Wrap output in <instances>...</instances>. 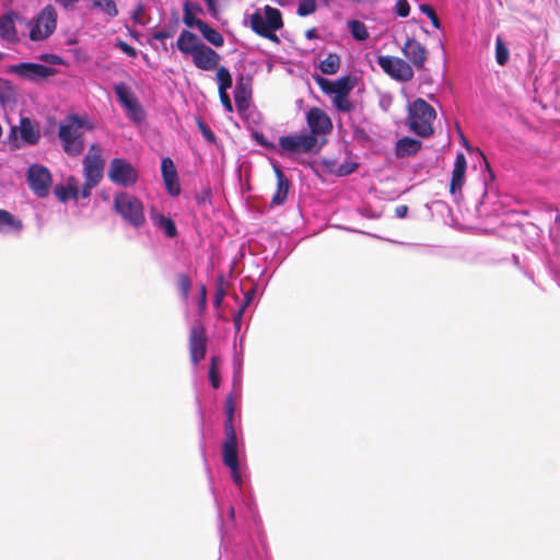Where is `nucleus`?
Segmentation results:
<instances>
[{"instance_id":"1","label":"nucleus","mask_w":560,"mask_h":560,"mask_svg":"<svg viewBox=\"0 0 560 560\" xmlns=\"http://www.w3.org/2000/svg\"><path fill=\"white\" fill-rule=\"evenodd\" d=\"M94 126L84 117L68 115L59 125L58 137L63 151L71 156H78L84 151V131H91Z\"/></svg>"},{"instance_id":"2","label":"nucleus","mask_w":560,"mask_h":560,"mask_svg":"<svg viewBox=\"0 0 560 560\" xmlns=\"http://www.w3.org/2000/svg\"><path fill=\"white\" fill-rule=\"evenodd\" d=\"M436 110L425 100L418 97L407 107L406 125L409 130L420 138H430L434 135L433 122Z\"/></svg>"},{"instance_id":"3","label":"nucleus","mask_w":560,"mask_h":560,"mask_svg":"<svg viewBox=\"0 0 560 560\" xmlns=\"http://www.w3.org/2000/svg\"><path fill=\"white\" fill-rule=\"evenodd\" d=\"M264 12L265 15L257 10L249 16L250 27L257 35L278 42L275 32L283 26L282 14L279 9L270 5H266Z\"/></svg>"},{"instance_id":"4","label":"nucleus","mask_w":560,"mask_h":560,"mask_svg":"<svg viewBox=\"0 0 560 560\" xmlns=\"http://www.w3.org/2000/svg\"><path fill=\"white\" fill-rule=\"evenodd\" d=\"M114 209L135 228L142 226L145 223L142 202L130 194H117L114 198Z\"/></svg>"},{"instance_id":"5","label":"nucleus","mask_w":560,"mask_h":560,"mask_svg":"<svg viewBox=\"0 0 560 560\" xmlns=\"http://www.w3.org/2000/svg\"><path fill=\"white\" fill-rule=\"evenodd\" d=\"M324 144V141L319 142L317 137L308 133L289 135L279 138L280 149L287 153H317Z\"/></svg>"},{"instance_id":"6","label":"nucleus","mask_w":560,"mask_h":560,"mask_svg":"<svg viewBox=\"0 0 560 560\" xmlns=\"http://www.w3.org/2000/svg\"><path fill=\"white\" fill-rule=\"evenodd\" d=\"M57 27V12L51 4H47L38 13L30 31V38L39 42L48 38Z\"/></svg>"},{"instance_id":"7","label":"nucleus","mask_w":560,"mask_h":560,"mask_svg":"<svg viewBox=\"0 0 560 560\" xmlns=\"http://www.w3.org/2000/svg\"><path fill=\"white\" fill-rule=\"evenodd\" d=\"M376 62L386 74L396 81L408 82L413 78L411 65L399 57L378 56Z\"/></svg>"},{"instance_id":"8","label":"nucleus","mask_w":560,"mask_h":560,"mask_svg":"<svg viewBox=\"0 0 560 560\" xmlns=\"http://www.w3.org/2000/svg\"><path fill=\"white\" fill-rule=\"evenodd\" d=\"M107 176L109 180L122 187H131L138 180V172L125 159L116 158L110 161Z\"/></svg>"},{"instance_id":"9","label":"nucleus","mask_w":560,"mask_h":560,"mask_svg":"<svg viewBox=\"0 0 560 560\" xmlns=\"http://www.w3.org/2000/svg\"><path fill=\"white\" fill-rule=\"evenodd\" d=\"M27 184L31 190L39 198L49 195L51 186V174L49 170L43 165L34 164L27 170Z\"/></svg>"},{"instance_id":"10","label":"nucleus","mask_w":560,"mask_h":560,"mask_svg":"<svg viewBox=\"0 0 560 560\" xmlns=\"http://www.w3.org/2000/svg\"><path fill=\"white\" fill-rule=\"evenodd\" d=\"M83 170L86 180L98 184L103 178L104 160L98 144H92L83 159Z\"/></svg>"},{"instance_id":"11","label":"nucleus","mask_w":560,"mask_h":560,"mask_svg":"<svg viewBox=\"0 0 560 560\" xmlns=\"http://www.w3.org/2000/svg\"><path fill=\"white\" fill-rule=\"evenodd\" d=\"M9 73L18 74L30 81H37L38 79H46L56 74V69L33 62H21L12 65L8 68Z\"/></svg>"},{"instance_id":"12","label":"nucleus","mask_w":560,"mask_h":560,"mask_svg":"<svg viewBox=\"0 0 560 560\" xmlns=\"http://www.w3.org/2000/svg\"><path fill=\"white\" fill-rule=\"evenodd\" d=\"M207 352V334L201 324H195L189 331V353L194 364L205 359Z\"/></svg>"},{"instance_id":"13","label":"nucleus","mask_w":560,"mask_h":560,"mask_svg":"<svg viewBox=\"0 0 560 560\" xmlns=\"http://www.w3.org/2000/svg\"><path fill=\"white\" fill-rule=\"evenodd\" d=\"M401 52L407 58L408 62L417 70L424 69L428 59V50L423 44L415 38L408 37L401 47Z\"/></svg>"},{"instance_id":"14","label":"nucleus","mask_w":560,"mask_h":560,"mask_svg":"<svg viewBox=\"0 0 560 560\" xmlns=\"http://www.w3.org/2000/svg\"><path fill=\"white\" fill-rule=\"evenodd\" d=\"M306 124L310 133L314 137L326 135L331 131L332 122L329 116L319 107H312L306 114Z\"/></svg>"},{"instance_id":"15","label":"nucleus","mask_w":560,"mask_h":560,"mask_svg":"<svg viewBox=\"0 0 560 560\" xmlns=\"http://www.w3.org/2000/svg\"><path fill=\"white\" fill-rule=\"evenodd\" d=\"M191 57L194 65L205 71L215 69L220 61V55L205 44H200L191 54Z\"/></svg>"},{"instance_id":"16","label":"nucleus","mask_w":560,"mask_h":560,"mask_svg":"<svg viewBox=\"0 0 560 560\" xmlns=\"http://www.w3.org/2000/svg\"><path fill=\"white\" fill-rule=\"evenodd\" d=\"M161 173L167 192L171 196H178L180 194V185L178 182L177 172L174 162L171 158H164L161 162Z\"/></svg>"},{"instance_id":"17","label":"nucleus","mask_w":560,"mask_h":560,"mask_svg":"<svg viewBox=\"0 0 560 560\" xmlns=\"http://www.w3.org/2000/svg\"><path fill=\"white\" fill-rule=\"evenodd\" d=\"M225 439L222 445V460L229 468L238 465L237 439L235 430L224 431Z\"/></svg>"},{"instance_id":"18","label":"nucleus","mask_w":560,"mask_h":560,"mask_svg":"<svg viewBox=\"0 0 560 560\" xmlns=\"http://www.w3.org/2000/svg\"><path fill=\"white\" fill-rule=\"evenodd\" d=\"M467 168V162L464 153L459 152L456 155L454 168L452 172V178L450 183V192L456 195L462 191L465 183V174Z\"/></svg>"},{"instance_id":"19","label":"nucleus","mask_w":560,"mask_h":560,"mask_svg":"<svg viewBox=\"0 0 560 560\" xmlns=\"http://www.w3.org/2000/svg\"><path fill=\"white\" fill-rule=\"evenodd\" d=\"M19 19V14L14 11H10L3 15H0V38L8 43L19 42L18 30L15 21Z\"/></svg>"},{"instance_id":"20","label":"nucleus","mask_w":560,"mask_h":560,"mask_svg":"<svg viewBox=\"0 0 560 560\" xmlns=\"http://www.w3.org/2000/svg\"><path fill=\"white\" fill-rule=\"evenodd\" d=\"M422 148V142L418 139L404 137L395 144V156L404 159L416 155Z\"/></svg>"},{"instance_id":"21","label":"nucleus","mask_w":560,"mask_h":560,"mask_svg":"<svg viewBox=\"0 0 560 560\" xmlns=\"http://www.w3.org/2000/svg\"><path fill=\"white\" fill-rule=\"evenodd\" d=\"M275 173L277 177V190L272 196L271 205L279 206L287 200L290 182L279 167H275Z\"/></svg>"},{"instance_id":"22","label":"nucleus","mask_w":560,"mask_h":560,"mask_svg":"<svg viewBox=\"0 0 560 560\" xmlns=\"http://www.w3.org/2000/svg\"><path fill=\"white\" fill-rule=\"evenodd\" d=\"M200 44L202 43L199 40L198 36L186 30L182 31L176 40L177 49L185 55H191Z\"/></svg>"},{"instance_id":"23","label":"nucleus","mask_w":560,"mask_h":560,"mask_svg":"<svg viewBox=\"0 0 560 560\" xmlns=\"http://www.w3.org/2000/svg\"><path fill=\"white\" fill-rule=\"evenodd\" d=\"M23 141L27 144L34 145L39 141L40 132L38 128H35L32 120L27 117L21 118L19 127Z\"/></svg>"},{"instance_id":"24","label":"nucleus","mask_w":560,"mask_h":560,"mask_svg":"<svg viewBox=\"0 0 560 560\" xmlns=\"http://www.w3.org/2000/svg\"><path fill=\"white\" fill-rule=\"evenodd\" d=\"M234 100L238 110H245L249 106L250 88L244 83L243 78L240 79L235 85Z\"/></svg>"},{"instance_id":"25","label":"nucleus","mask_w":560,"mask_h":560,"mask_svg":"<svg viewBox=\"0 0 560 560\" xmlns=\"http://www.w3.org/2000/svg\"><path fill=\"white\" fill-rule=\"evenodd\" d=\"M22 229L23 223L20 219L8 210L0 209V232H20Z\"/></svg>"},{"instance_id":"26","label":"nucleus","mask_w":560,"mask_h":560,"mask_svg":"<svg viewBox=\"0 0 560 560\" xmlns=\"http://www.w3.org/2000/svg\"><path fill=\"white\" fill-rule=\"evenodd\" d=\"M54 192H55L56 197L62 202L67 201L70 197L78 199L79 198V188L77 186V179L73 177H70L68 179L67 186H62V185L56 186L54 189Z\"/></svg>"},{"instance_id":"27","label":"nucleus","mask_w":560,"mask_h":560,"mask_svg":"<svg viewBox=\"0 0 560 560\" xmlns=\"http://www.w3.org/2000/svg\"><path fill=\"white\" fill-rule=\"evenodd\" d=\"M201 33L202 37L210 43L211 45L215 47H221L224 44V37L223 35L217 31L215 28L211 27L208 23L203 21V23L198 28Z\"/></svg>"},{"instance_id":"28","label":"nucleus","mask_w":560,"mask_h":560,"mask_svg":"<svg viewBox=\"0 0 560 560\" xmlns=\"http://www.w3.org/2000/svg\"><path fill=\"white\" fill-rule=\"evenodd\" d=\"M16 89L8 79L0 78V104L5 105L16 101Z\"/></svg>"},{"instance_id":"29","label":"nucleus","mask_w":560,"mask_h":560,"mask_svg":"<svg viewBox=\"0 0 560 560\" xmlns=\"http://www.w3.org/2000/svg\"><path fill=\"white\" fill-rule=\"evenodd\" d=\"M192 9L196 12H202V9H201V7L199 4H196V5L191 7L190 3L187 1L184 4L183 22L185 23V25L187 27L199 28L200 25L203 23V21L195 16V14L192 12Z\"/></svg>"},{"instance_id":"30","label":"nucleus","mask_w":560,"mask_h":560,"mask_svg":"<svg viewBox=\"0 0 560 560\" xmlns=\"http://www.w3.org/2000/svg\"><path fill=\"white\" fill-rule=\"evenodd\" d=\"M114 90L119 102L124 105L126 109L128 107H131L132 104L138 101L136 96L132 94V92L129 90V88L122 82L115 84Z\"/></svg>"},{"instance_id":"31","label":"nucleus","mask_w":560,"mask_h":560,"mask_svg":"<svg viewBox=\"0 0 560 560\" xmlns=\"http://www.w3.org/2000/svg\"><path fill=\"white\" fill-rule=\"evenodd\" d=\"M355 85V80L349 75L341 77L334 82L332 94L335 96L349 95Z\"/></svg>"},{"instance_id":"32","label":"nucleus","mask_w":560,"mask_h":560,"mask_svg":"<svg viewBox=\"0 0 560 560\" xmlns=\"http://www.w3.org/2000/svg\"><path fill=\"white\" fill-rule=\"evenodd\" d=\"M340 68V58L337 54L330 52L328 56L322 60L319 65V69L324 74H335L338 72Z\"/></svg>"},{"instance_id":"33","label":"nucleus","mask_w":560,"mask_h":560,"mask_svg":"<svg viewBox=\"0 0 560 560\" xmlns=\"http://www.w3.org/2000/svg\"><path fill=\"white\" fill-rule=\"evenodd\" d=\"M154 223L164 231L165 235L170 238H173L177 235V229L174 221L170 217H164L163 214H156L154 218Z\"/></svg>"},{"instance_id":"34","label":"nucleus","mask_w":560,"mask_h":560,"mask_svg":"<svg viewBox=\"0 0 560 560\" xmlns=\"http://www.w3.org/2000/svg\"><path fill=\"white\" fill-rule=\"evenodd\" d=\"M348 27L351 32V35L357 40L363 42L369 38V32L364 23L358 20H351L348 22Z\"/></svg>"},{"instance_id":"35","label":"nucleus","mask_w":560,"mask_h":560,"mask_svg":"<svg viewBox=\"0 0 560 560\" xmlns=\"http://www.w3.org/2000/svg\"><path fill=\"white\" fill-rule=\"evenodd\" d=\"M219 92H226L232 86V75L228 68L221 66L217 69Z\"/></svg>"},{"instance_id":"36","label":"nucleus","mask_w":560,"mask_h":560,"mask_svg":"<svg viewBox=\"0 0 560 560\" xmlns=\"http://www.w3.org/2000/svg\"><path fill=\"white\" fill-rule=\"evenodd\" d=\"M228 282L223 275H219L217 278L215 295L213 299V305L220 307L224 296L226 295Z\"/></svg>"},{"instance_id":"37","label":"nucleus","mask_w":560,"mask_h":560,"mask_svg":"<svg viewBox=\"0 0 560 560\" xmlns=\"http://www.w3.org/2000/svg\"><path fill=\"white\" fill-rule=\"evenodd\" d=\"M234 410H235L234 398L232 395H228V397L225 398L226 419L224 422V431L235 430L234 424H233Z\"/></svg>"},{"instance_id":"38","label":"nucleus","mask_w":560,"mask_h":560,"mask_svg":"<svg viewBox=\"0 0 560 560\" xmlns=\"http://www.w3.org/2000/svg\"><path fill=\"white\" fill-rule=\"evenodd\" d=\"M220 362L221 361L218 357H212L210 368H209V380L211 382L212 387L215 389L219 388L220 384H221L220 375H219Z\"/></svg>"},{"instance_id":"39","label":"nucleus","mask_w":560,"mask_h":560,"mask_svg":"<svg viewBox=\"0 0 560 560\" xmlns=\"http://www.w3.org/2000/svg\"><path fill=\"white\" fill-rule=\"evenodd\" d=\"M177 287H178V290H179L183 299L186 301L188 299L189 291L191 289V279L185 273H178L177 275Z\"/></svg>"},{"instance_id":"40","label":"nucleus","mask_w":560,"mask_h":560,"mask_svg":"<svg viewBox=\"0 0 560 560\" xmlns=\"http://www.w3.org/2000/svg\"><path fill=\"white\" fill-rule=\"evenodd\" d=\"M495 60L500 66H504L509 60V50L500 38L495 42Z\"/></svg>"},{"instance_id":"41","label":"nucleus","mask_w":560,"mask_h":560,"mask_svg":"<svg viewBox=\"0 0 560 560\" xmlns=\"http://www.w3.org/2000/svg\"><path fill=\"white\" fill-rule=\"evenodd\" d=\"M94 5L101 8L103 12L112 18L118 14L117 5L114 0H94Z\"/></svg>"},{"instance_id":"42","label":"nucleus","mask_w":560,"mask_h":560,"mask_svg":"<svg viewBox=\"0 0 560 560\" xmlns=\"http://www.w3.org/2000/svg\"><path fill=\"white\" fill-rule=\"evenodd\" d=\"M126 110L128 117L135 122H142L145 117L144 110L138 101L135 102L132 106L128 107Z\"/></svg>"},{"instance_id":"43","label":"nucleus","mask_w":560,"mask_h":560,"mask_svg":"<svg viewBox=\"0 0 560 560\" xmlns=\"http://www.w3.org/2000/svg\"><path fill=\"white\" fill-rule=\"evenodd\" d=\"M332 103L342 113H350L353 109V104L349 101L348 95L334 96Z\"/></svg>"},{"instance_id":"44","label":"nucleus","mask_w":560,"mask_h":560,"mask_svg":"<svg viewBox=\"0 0 560 560\" xmlns=\"http://www.w3.org/2000/svg\"><path fill=\"white\" fill-rule=\"evenodd\" d=\"M316 10V0H302L298 7V14L306 16L314 13Z\"/></svg>"},{"instance_id":"45","label":"nucleus","mask_w":560,"mask_h":560,"mask_svg":"<svg viewBox=\"0 0 560 560\" xmlns=\"http://www.w3.org/2000/svg\"><path fill=\"white\" fill-rule=\"evenodd\" d=\"M420 11L422 13H424L430 19L432 25L435 28H440L441 27V22L439 20V16H438L436 12L434 11V9L431 5H429V4H421L420 5Z\"/></svg>"},{"instance_id":"46","label":"nucleus","mask_w":560,"mask_h":560,"mask_svg":"<svg viewBox=\"0 0 560 560\" xmlns=\"http://www.w3.org/2000/svg\"><path fill=\"white\" fill-rule=\"evenodd\" d=\"M197 126L207 141L211 143L215 142V135L205 121L198 119Z\"/></svg>"},{"instance_id":"47","label":"nucleus","mask_w":560,"mask_h":560,"mask_svg":"<svg viewBox=\"0 0 560 560\" xmlns=\"http://www.w3.org/2000/svg\"><path fill=\"white\" fill-rule=\"evenodd\" d=\"M395 12L398 16H408L410 12V5L407 0H398L395 5Z\"/></svg>"},{"instance_id":"48","label":"nucleus","mask_w":560,"mask_h":560,"mask_svg":"<svg viewBox=\"0 0 560 560\" xmlns=\"http://www.w3.org/2000/svg\"><path fill=\"white\" fill-rule=\"evenodd\" d=\"M315 82L317 85L322 89V91L326 94H332L334 91V82L323 78V77H316Z\"/></svg>"},{"instance_id":"49","label":"nucleus","mask_w":560,"mask_h":560,"mask_svg":"<svg viewBox=\"0 0 560 560\" xmlns=\"http://www.w3.org/2000/svg\"><path fill=\"white\" fill-rule=\"evenodd\" d=\"M358 167V164L357 163H352V162H349V163H342L339 165L338 170H337V175L338 176H347L351 173H353Z\"/></svg>"},{"instance_id":"50","label":"nucleus","mask_w":560,"mask_h":560,"mask_svg":"<svg viewBox=\"0 0 560 560\" xmlns=\"http://www.w3.org/2000/svg\"><path fill=\"white\" fill-rule=\"evenodd\" d=\"M175 34V30L173 27L163 28L161 31L154 32L152 35V38L158 40H163L166 38L173 37Z\"/></svg>"},{"instance_id":"51","label":"nucleus","mask_w":560,"mask_h":560,"mask_svg":"<svg viewBox=\"0 0 560 560\" xmlns=\"http://www.w3.org/2000/svg\"><path fill=\"white\" fill-rule=\"evenodd\" d=\"M143 15H144V5L142 3H138L135 11L132 12L131 18L135 23L143 25V24H145V22L142 19Z\"/></svg>"},{"instance_id":"52","label":"nucleus","mask_w":560,"mask_h":560,"mask_svg":"<svg viewBox=\"0 0 560 560\" xmlns=\"http://www.w3.org/2000/svg\"><path fill=\"white\" fill-rule=\"evenodd\" d=\"M116 46L122 51L125 52L126 55H128L129 57L131 58H136L137 57V50L130 46L128 43L124 42V40H118Z\"/></svg>"},{"instance_id":"53","label":"nucleus","mask_w":560,"mask_h":560,"mask_svg":"<svg viewBox=\"0 0 560 560\" xmlns=\"http://www.w3.org/2000/svg\"><path fill=\"white\" fill-rule=\"evenodd\" d=\"M40 60L51 63V65H62L63 60L58 55L54 54H44L39 57Z\"/></svg>"},{"instance_id":"54","label":"nucleus","mask_w":560,"mask_h":560,"mask_svg":"<svg viewBox=\"0 0 560 560\" xmlns=\"http://www.w3.org/2000/svg\"><path fill=\"white\" fill-rule=\"evenodd\" d=\"M247 305H248V301L244 302L243 305L237 311V313L234 315L233 322H234L235 329L237 331L241 329L243 313H244L245 308L247 307Z\"/></svg>"},{"instance_id":"55","label":"nucleus","mask_w":560,"mask_h":560,"mask_svg":"<svg viewBox=\"0 0 560 560\" xmlns=\"http://www.w3.org/2000/svg\"><path fill=\"white\" fill-rule=\"evenodd\" d=\"M219 97L224 109L229 113L233 112V105L228 92H219Z\"/></svg>"},{"instance_id":"56","label":"nucleus","mask_w":560,"mask_h":560,"mask_svg":"<svg viewBox=\"0 0 560 560\" xmlns=\"http://www.w3.org/2000/svg\"><path fill=\"white\" fill-rule=\"evenodd\" d=\"M199 308L200 311H205L207 307V288L205 284H200L199 287Z\"/></svg>"},{"instance_id":"57","label":"nucleus","mask_w":560,"mask_h":560,"mask_svg":"<svg viewBox=\"0 0 560 560\" xmlns=\"http://www.w3.org/2000/svg\"><path fill=\"white\" fill-rule=\"evenodd\" d=\"M97 184H92L90 180L85 179L84 185L82 186L81 190H79V197L81 198H88L91 195L92 188H94Z\"/></svg>"},{"instance_id":"58","label":"nucleus","mask_w":560,"mask_h":560,"mask_svg":"<svg viewBox=\"0 0 560 560\" xmlns=\"http://www.w3.org/2000/svg\"><path fill=\"white\" fill-rule=\"evenodd\" d=\"M230 470H231V475H232L233 481L237 486H241L242 485V476H241V472H240V464L236 465L234 468H230Z\"/></svg>"},{"instance_id":"59","label":"nucleus","mask_w":560,"mask_h":560,"mask_svg":"<svg viewBox=\"0 0 560 560\" xmlns=\"http://www.w3.org/2000/svg\"><path fill=\"white\" fill-rule=\"evenodd\" d=\"M55 2L61 5L63 9L68 10L72 9L79 2V0H55Z\"/></svg>"},{"instance_id":"60","label":"nucleus","mask_w":560,"mask_h":560,"mask_svg":"<svg viewBox=\"0 0 560 560\" xmlns=\"http://www.w3.org/2000/svg\"><path fill=\"white\" fill-rule=\"evenodd\" d=\"M205 1H206V4H207L210 13L215 16L218 14L217 0H205Z\"/></svg>"},{"instance_id":"61","label":"nucleus","mask_w":560,"mask_h":560,"mask_svg":"<svg viewBox=\"0 0 560 560\" xmlns=\"http://www.w3.org/2000/svg\"><path fill=\"white\" fill-rule=\"evenodd\" d=\"M396 214L398 218H405L406 217V213L408 211V207L407 206H399L396 208Z\"/></svg>"},{"instance_id":"62","label":"nucleus","mask_w":560,"mask_h":560,"mask_svg":"<svg viewBox=\"0 0 560 560\" xmlns=\"http://www.w3.org/2000/svg\"><path fill=\"white\" fill-rule=\"evenodd\" d=\"M305 36L306 38L308 39H314V38H317V32L315 28H310L305 32Z\"/></svg>"},{"instance_id":"63","label":"nucleus","mask_w":560,"mask_h":560,"mask_svg":"<svg viewBox=\"0 0 560 560\" xmlns=\"http://www.w3.org/2000/svg\"><path fill=\"white\" fill-rule=\"evenodd\" d=\"M480 154H481L482 159H483V160H485V162H486V167H487L488 170H490V165H489V163L487 162L486 156L482 154V152H480Z\"/></svg>"},{"instance_id":"64","label":"nucleus","mask_w":560,"mask_h":560,"mask_svg":"<svg viewBox=\"0 0 560 560\" xmlns=\"http://www.w3.org/2000/svg\"><path fill=\"white\" fill-rule=\"evenodd\" d=\"M16 130H18V127H12L11 128V135H15Z\"/></svg>"}]
</instances>
